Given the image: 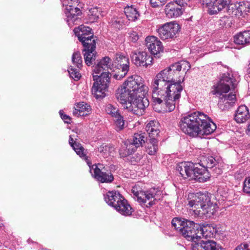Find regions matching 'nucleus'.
I'll return each instance as SVG.
<instances>
[{
  "mask_svg": "<svg viewBox=\"0 0 250 250\" xmlns=\"http://www.w3.org/2000/svg\"><path fill=\"white\" fill-rule=\"evenodd\" d=\"M97 11V9L96 8L91 9V13H94L95 11Z\"/></svg>",
  "mask_w": 250,
  "mask_h": 250,
  "instance_id": "052dcab7",
  "label": "nucleus"
},
{
  "mask_svg": "<svg viewBox=\"0 0 250 250\" xmlns=\"http://www.w3.org/2000/svg\"><path fill=\"white\" fill-rule=\"evenodd\" d=\"M230 101L227 99H224V98H219V101L218 103L219 107L222 110H225L226 109L229 108L232 106L234 103H230Z\"/></svg>",
  "mask_w": 250,
  "mask_h": 250,
  "instance_id": "ea45409f",
  "label": "nucleus"
},
{
  "mask_svg": "<svg viewBox=\"0 0 250 250\" xmlns=\"http://www.w3.org/2000/svg\"><path fill=\"white\" fill-rule=\"evenodd\" d=\"M95 16L96 18H98V17H99V14H98V13H96L95 14Z\"/></svg>",
  "mask_w": 250,
  "mask_h": 250,
  "instance_id": "e2e57ef3",
  "label": "nucleus"
},
{
  "mask_svg": "<svg viewBox=\"0 0 250 250\" xmlns=\"http://www.w3.org/2000/svg\"><path fill=\"white\" fill-rule=\"evenodd\" d=\"M113 149L112 147H110L107 145H102L98 148V151L102 154L104 157H107L110 155V150Z\"/></svg>",
  "mask_w": 250,
  "mask_h": 250,
  "instance_id": "37998d69",
  "label": "nucleus"
},
{
  "mask_svg": "<svg viewBox=\"0 0 250 250\" xmlns=\"http://www.w3.org/2000/svg\"><path fill=\"white\" fill-rule=\"evenodd\" d=\"M180 25L176 22L166 23L158 29L159 37L163 40L173 39L180 31Z\"/></svg>",
  "mask_w": 250,
  "mask_h": 250,
  "instance_id": "9b49d317",
  "label": "nucleus"
},
{
  "mask_svg": "<svg viewBox=\"0 0 250 250\" xmlns=\"http://www.w3.org/2000/svg\"><path fill=\"white\" fill-rule=\"evenodd\" d=\"M203 1L210 15L216 14L232 5L231 0H203Z\"/></svg>",
  "mask_w": 250,
  "mask_h": 250,
  "instance_id": "ddd939ff",
  "label": "nucleus"
},
{
  "mask_svg": "<svg viewBox=\"0 0 250 250\" xmlns=\"http://www.w3.org/2000/svg\"><path fill=\"white\" fill-rule=\"evenodd\" d=\"M130 57L132 62L137 67L146 68L152 63V58L145 51L132 52Z\"/></svg>",
  "mask_w": 250,
  "mask_h": 250,
  "instance_id": "4468645a",
  "label": "nucleus"
},
{
  "mask_svg": "<svg viewBox=\"0 0 250 250\" xmlns=\"http://www.w3.org/2000/svg\"><path fill=\"white\" fill-rule=\"evenodd\" d=\"M180 127L185 134L194 137L210 134L216 126L207 115L194 112L181 119Z\"/></svg>",
  "mask_w": 250,
  "mask_h": 250,
  "instance_id": "f03ea898",
  "label": "nucleus"
},
{
  "mask_svg": "<svg viewBox=\"0 0 250 250\" xmlns=\"http://www.w3.org/2000/svg\"><path fill=\"white\" fill-rule=\"evenodd\" d=\"M111 60L108 57L103 58L94 67L93 72L96 74L102 75L103 73H109L108 71L111 69Z\"/></svg>",
  "mask_w": 250,
  "mask_h": 250,
  "instance_id": "aec40b11",
  "label": "nucleus"
},
{
  "mask_svg": "<svg viewBox=\"0 0 250 250\" xmlns=\"http://www.w3.org/2000/svg\"><path fill=\"white\" fill-rule=\"evenodd\" d=\"M79 108H78V107L76 105L75 107V109L73 110V114L74 116H76V117H79V116H83L82 115H81V114H79V113L80 112L79 111V110H78Z\"/></svg>",
  "mask_w": 250,
  "mask_h": 250,
  "instance_id": "13d9d810",
  "label": "nucleus"
},
{
  "mask_svg": "<svg viewBox=\"0 0 250 250\" xmlns=\"http://www.w3.org/2000/svg\"><path fill=\"white\" fill-rule=\"evenodd\" d=\"M76 106L78 107L79 108L78 110H79L80 112L79 113H81V115H82L83 116L87 115L91 110L90 106L84 102L79 103Z\"/></svg>",
  "mask_w": 250,
  "mask_h": 250,
  "instance_id": "e433bc0d",
  "label": "nucleus"
},
{
  "mask_svg": "<svg viewBox=\"0 0 250 250\" xmlns=\"http://www.w3.org/2000/svg\"><path fill=\"white\" fill-rule=\"evenodd\" d=\"M148 91L147 90L146 93L138 91V94L135 96L134 99L130 103L127 104L128 106H126V109L138 116H141L144 114L146 108L148 106L149 103L146 95Z\"/></svg>",
  "mask_w": 250,
  "mask_h": 250,
  "instance_id": "6e6552de",
  "label": "nucleus"
},
{
  "mask_svg": "<svg viewBox=\"0 0 250 250\" xmlns=\"http://www.w3.org/2000/svg\"><path fill=\"white\" fill-rule=\"evenodd\" d=\"M234 42L241 45L250 43V30L240 32L235 35Z\"/></svg>",
  "mask_w": 250,
  "mask_h": 250,
  "instance_id": "a878e982",
  "label": "nucleus"
},
{
  "mask_svg": "<svg viewBox=\"0 0 250 250\" xmlns=\"http://www.w3.org/2000/svg\"><path fill=\"white\" fill-rule=\"evenodd\" d=\"M84 48L83 50H92L94 51L96 46L95 40L94 39L93 35L87 36L86 39L80 41Z\"/></svg>",
  "mask_w": 250,
  "mask_h": 250,
  "instance_id": "2f4dec72",
  "label": "nucleus"
},
{
  "mask_svg": "<svg viewBox=\"0 0 250 250\" xmlns=\"http://www.w3.org/2000/svg\"><path fill=\"white\" fill-rule=\"evenodd\" d=\"M146 90L147 86L144 83L143 79L139 76L133 75L129 77L118 89L116 97L118 102L122 104L123 108L126 109V106H128L127 104L131 102L138 91L144 93Z\"/></svg>",
  "mask_w": 250,
  "mask_h": 250,
  "instance_id": "7ed1b4c3",
  "label": "nucleus"
},
{
  "mask_svg": "<svg viewBox=\"0 0 250 250\" xmlns=\"http://www.w3.org/2000/svg\"><path fill=\"white\" fill-rule=\"evenodd\" d=\"M198 231V235L200 236L199 239H201L202 237L206 238L213 237L217 230L215 228L208 224H200V228Z\"/></svg>",
  "mask_w": 250,
  "mask_h": 250,
  "instance_id": "5701e85b",
  "label": "nucleus"
},
{
  "mask_svg": "<svg viewBox=\"0 0 250 250\" xmlns=\"http://www.w3.org/2000/svg\"><path fill=\"white\" fill-rule=\"evenodd\" d=\"M247 133L249 135H250V124L249 125L248 127V129L247 130Z\"/></svg>",
  "mask_w": 250,
  "mask_h": 250,
  "instance_id": "bf43d9fd",
  "label": "nucleus"
},
{
  "mask_svg": "<svg viewBox=\"0 0 250 250\" xmlns=\"http://www.w3.org/2000/svg\"><path fill=\"white\" fill-rule=\"evenodd\" d=\"M178 78L167 68L161 71L151 83L152 97L154 102L160 104L165 112L173 111L179 102L183 90L181 83L184 82Z\"/></svg>",
  "mask_w": 250,
  "mask_h": 250,
  "instance_id": "f257e3e1",
  "label": "nucleus"
},
{
  "mask_svg": "<svg viewBox=\"0 0 250 250\" xmlns=\"http://www.w3.org/2000/svg\"><path fill=\"white\" fill-rule=\"evenodd\" d=\"M72 62L78 68H80L82 66V59L80 52H74L72 57Z\"/></svg>",
  "mask_w": 250,
  "mask_h": 250,
  "instance_id": "4c0bfd02",
  "label": "nucleus"
},
{
  "mask_svg": "<svg viewBox=\"0 0 250 250\" xmlns=\"http://www.w3.org/2000/svg\"><path fill=\"white\" fill-rule=\"evenodd\" d=\"M79 2L78 3H76L75 2L74 3V5H71L70 6V5H68V7H66V8H65L66 9V10H70L71 9H77L78 10V8H80L79 7Z\"/></svg>",
  "mask_w": 250,
  "mask_h": 250,
  "instance_id": "4d7b16f0",
  "label": "nucleus"
},
{
  "mask_svg": "<svg viewBox=\"0 0 250 250\" xmlns=\"http://www.w3.org/2000/svg\"><path fill=\"white\" fill-rule=\"evenodd\" d=\"M124 12L129 21H135L140 17V14L132 5L125 8Z\"/></svg>",
  "mask_w": 250,
  "mask_h": 250,
  "instance_id": "c756f323",
  "label": "nucleus"
},
{
  "mask_svg": "<svg viewBox=\"0 0 250 250\" xmlns=\"http://www.w3.org/2000/svg\"><path fill=\"white\" fill-rule=\"evenodd\" d=\"M165 13L169 18H176L180 16L183 12V9L178 0L171 1L167 3L165 9Z\"/></svg>",
  "mask_w": 250,
  "mask_h": 250,
  "instance_id": "a211bd4d",
  "label": "nucleus"
},
{
  "mask_svg": "<svg viewBox=\"0 0 250 250\" xmlns=\"http://www.w3.org/2000/svg\"><path fill=\"white\" fill-rule=\"evenodd\" d=\"M68 71L70 77L72 78L74 80L78 81L80 79L81 75L78 69L73 68V67H71L69 68Z\"/></svg>",
  "mask_w": 250,
  "mask_h": 250,
  "instance_id": "c03bdc74",
  "label": "nucleus"
},
{
  "mask_svg": "<svg viewBox=\"0 0 250 250\" xmlns=\"http://www.w3.org/2000/svg\"><path fill=\"white\" fill-rule=\"evenodd\" d=\"M78 3L79 0H64L63 1V5H65L66 7H68V5H74V3Z\"/></svg>",
  "mask_w": 250,
  "mask_h": 250,
  "instance_id": "5fc2aeb1",
  "label": "nucleus"
},
{
  "mask_svg": "<svg viewBox=\"0 0 250 250\" xmlns=\"http://www.w3.org/2000/svg\"><path fill=\"white\" fill-rule=\"evenodd\" d=\"M205 166L206 168H213L217 164V161L214 159V157L212 156H209L205 159L202 163Z\"/></svg>",
  "mask_w": 250,
  "mask_h": 250,
  "instance_id": "58836bf2",
  "label": "nucleus"
},
{
  "mask_svg": "<svg viewBox=\"0 0 250 250\" xmlns=\"http://www.w3.org/2000/svg\"><path fill=\"white\" fill-rule=\"evenodd\" d=\"M129 39L130 41L136 42L139 39V35L136 32L132 31L129 33Z\"/></svg>",
  "mask_w": 250,
  "mask_h": 250,
  "instance_id": "603ef678",
  "label": "nucleus"
},
{
  "mask_svg": "<svg viewBox=\"0 0 250 250\" xmlns=\"http://www.w3.org/2000/svg\"><path fill=\"white\" fill-rule=\"evenodd\" d=\"M146 46L151 54L156 58L160 57L163 52V46L162 42L154 36L147 37L146 39Z\"/></svg>",
  "mask_w": 250,
  "mask_h": 250,
  "instance_id": "2eb2a0df",
  "label": "nucleus"
},
{
  "mask_svg": "<svg viewBox=\"0 0 250 250\" xmlns=\"http://www.w3.org/2000/svg\"><path fill=\"white\" fill-rule=\"evenodd\" d=\"M104 200L108 205L115 208L121 202L124 197L117 191H108L104 195Z\"/></svg>",
  "mask_w": 250,
  "mask_h": 250,
  "instance_id": "412c9836",
  "label": "nucleus"
},
{
  "mask_svg": "<svg viewBox=\"0 0 250 250\" xmlns=\"http://www.w3.org/2000/svg\"><path fill=\"white\" fill-rule=\"evenodd\" d=\"M229 18L227 16H224L219 20V24L221 26H224L227 25V24H229Z\"/></svg>",
  "mask_w": 250,
  "mask_h": 250,
  "instance_id": "3c124183",
  "label": "nucleus"
},
{
  "mask_svg": "<svg viewBox=\"0 0 250 250\" xmlns=\"http://www.w3.org/2000/svg\"><path fill=\"white\" fill-rule=\"evenodd\" d=\"M74 32L76 36L78 37L80 41L86 39L87 36L93 35V34L91 32V29L83 25H81L77 28H75L74 29Z\"/></svg>",
  "mask_w": 250,
  "mask_h": 250,
  "instance_id": "393cba45",
  "label": "nucleus"
},
{
  "mask_svg": "<svg viewBox=\"0 0 250 250\" xmlns=\"http://www.w3.org/2000/svg\"><path fill=\"white\" fill-rule=\"evenodd\" d=\"M188 205L195 215L198 217H211L217 210L218 205L211 201L208 193L198 192L190 193L188 196Z\"/></svg>",
  "mask_w": 250,
  "mask_h": 250,
  "instance_id": "20e7f679",
  "label": "nucleus"
},
{
  "mask_svg": "<svg viewBox=\"0 0 250 250\" xmlns=\"http://www.w3.org/2000/svg\"><path fill=\"white\" fill-rule=\"evenodd\" d=\"M90 172L92 175L101 183H110L114 180L113 175L110 172H105L103 165L98 164L93 165L91 167L89 165Z\"/></svg>",
  "mask_w": 250,
  "mask_h": 250,
  "instance_id": "f8f14e48",
  "label": "nucleus"
},
{
  "mask_svg": "<svg viewBox=\"0 0 250 250\" xmlns=\"http://www.w3.org/2000/svg\"><path fill=\"white\" fill-rule=\"evenodd\" d=\"M250 117L248 108L245 105L238 107L235 114V120L238 123L246 122Z\"/></svg>",
  "mask_w": 250,
  "mask_h": 250,
  "instance_id": "4be33fe9",
  "label": "nucleus"
},
{
  "mask_svg": "<svg viewBox=\"0 0 250 250\" xmlns=\"http://www.w3.org/2000/svg\"><path fill=\"white\" fill-rule=\"evenodd\" d=\"M114 208L122 215L125 216L131 215L133 211L132 208L124 198Z\"/></svg>",
  "mask_w": 250,
  "mask_h": 250,
  "instance_id": "bb28decb",
  "label": "nucleus"
},
{
  "mask_svg": "<svg viewBox=\"0 0 250 250\" xmlns=\"http://www.w3.org/2000/svg\"><path fill=\"white\" fill-rule=\"evenodd\" d=\"M247 73L250 75V67H249L247 69Z\"/></svg>",
  "mask_w": 250,
  "mask_h": 250,
  "instance_id": "680f3d73",
  "label": "nucleus"
},
{
  "mask_svg": "<svg viewBox=\"0 0 250 250\" xmlns=\"http://www.w3.org/2000/svg\"><path fill=\"white\" fill-rule=\"evenodd\" d=\"M83 52L85 63L88 66L93 64L96 59L95 50H83Z\"/></svg>",
  "mask_w": 250,
  "mask_h": 250,
  "instance_id": "72a5a7b5",
  "label": "nucleus"
},
{
  "mask_svg": "<svg viewBox=\"0 0 250 250\" xmlns=\"http://www.w3.org/2000/svg\"><path fill=\"white\" fill-rule=\"evenodd\" d=\"M146 137L144 133H135L134 134L132 142H131L137 147L142 146L145 143Z\"/></svg>",
  "mask_w": 250,
  "mask_h": 250,
  "instance_id": "f704fd0d",
  "label": "nucleus"
},
{
  "mask_svg": "<svg viewBox=\"0 0 250 250\" xmlns=\"http://www.w3.org/2000/svg\"><path fill=\"white\" fill-rule=\"evenodd\" d=\"M192 250H223L221 246L213 240H197L191 245Z\"/></svg>",
  "mask_w": 250,
  "mask_h": 250,
  "instance_id": "dca6fc26",
  "label": "nucleus"
},
{
  "mask_svg": "<svg viewBox=\"0 0 250 250\" xmlns=\"http://www.w3.org/2000/svg\"><path fill=\"white\" fill-rule=\"evenodd\" d=\"M238 6L235 5L237 10L240 14L243 13H247L250 12V3L248 1H242L237 3Z\"/></svg>",
  "mask_w": 250,
  "mask_h": 250,
  "instance_id": "c9c22d12",
  "label": "nucleus"
},
{
  "mask_svg": "<svg viewBox=\"0 0 250 250\" xmlns=\"http://www.w3.org/2000/svg\"><path fill=\"white\" fill-rule=\"evenodd\" d=\"M179 62L181 70L183 69V71H186L190 68V65L188 61H181Z\"/></svg>",
  "mask_w": 250,
  "mask_h": 250,
  "instance_id": "de8ad7c7",
  "label": "nucleus"
},
{
  "mask_svg": "<svg viewBox=\"0 0 250 250\" xmlns=\"http://www.w3.org/2000/svg\"><path fill=\"white\" fill-rule=\"evenodd\" d=\"M160 124L156 121H150L146 126V130L149 138H155L160 133Z\"/></svg>",
  "mask_w": 250,
  "mask_h": 250,
  "instance_id": "b1692460",
  "label": "nucleus"
},
{
  "mask_svg": "<svg viewBox=\"0 0 250 250\" xmlns=\"http://www.w3.org/2000/svg\"><path fill=\"white\" fill-rule=\"evenodd\" d=\"M69 144L78 155L84 159H87V157L84 153V148L79 143L75 142L71 135L69 136Z\"/></svg>",
  "mask_w": 250,
  "mask_h": 250,
  "instance_id": "7c9ffc66",
  "label": "nucleus"
},
{
  "mask_svg": "<svg viewBox=\"0 0 250 250\" xmlns=\"http://www.w3.org/2000/svg\"><path fill=\"white\" fill-rule=\"evenodd\" d=\"M192 175L193 177L191 179L196 180L199 182H205L210 178L209 172L203 163L202 164H194Z\"/></svg>",
  "mask_w": 250,
  "mask_h": 250,
  "instance_id": "f3484780",
  "label": "nucleus"
},
{
  "mask_svg": "<svg viewBox=\"0 0 250 250\" xmlns=\"http://www.w3.org/2000/svg\"><path fill=\"white\" fill-rule=\"evenodd\" d=\"M81 10L80 8L77 9H71L70 10H66L67 22L69 25H72L74 22L79 20L78 16L81 14Z\"/></svg>",
  "mask_w": 250,
  "mask_h": 250,
  "instance_id": "cd10ccee",
  "label": "nucleus"
},
{
  "mask_svg": "<svg viewBox=\"0 0 250 250\" xmlns=\"http://www.w3.org/2000/svg\"><path fill=\"white\" fill-rule=\"evenodd\" d=\"M137 148L131 142L125 143L120 149V155L123 157H127L134 152Z\"/></svg>",
  "mask_w": 250,
  "mask_h": 250,
  "instance_id": "c85d7f7f",
  "label": "nucleus"
},
{
  "mask_svg": "<svg viewBox=\"0 0 250 250\" xmlns=\"http://www.w3.org/2000/svg\"><path fill=\"white\" fill-rule=\"evenodd\" d=\"M60 114L62 119L66 123H69L70 121V118L69 116L63 114L62 110H60Z\"/></svg>",
  "mask_w": 250,
  "mask_h": 250,
  "instance_id": "864d4df0",
  "label": "nucleus"
},
{
  "mask_svg": "<svg viewBox=\"0 0 250 250\" xmlns=\"http://www.w3.org/2000/svg\"><path fill=\"white\" fill-rule=\"evenodd\" d=\"M234 250H250V245L247 243H242L236 247Z\"/></svg>",
  "mask_w": 250,
  "mask_h": 250,
  "instance_id": "8fccbe9b",
  "label": "nucleus"
},
{
  "mask_svg": "<svg viewBox=\"0 0 250 250\" xmlns=\"http://www.w3.org/2000/svg\"><path fill=\"white\" fill-rule=\"evenodd\" d=\"M117 71L113 75L116 80H121L125 77L129 69L130 62L128 57L122 53H117L114 59Z\"/></svg>",
  "mask_w": 250,
  "mask_h": 250,
  "instance_id": "9d476101",
  "label": "nucleus"
},
{
  "mask_svg": "<svg viewBox=\"0 0 250 250\" xmlns=\"http://www.w3.org/2000/svg\"><path fill=\"white\" fill-rule=\"evenodd\" d=\"M109 73H103L99 76L93 75L94 82L91 89L92 94L97 98H102L104 97L107 91L110 80Z\"/></svg>",
  "mask_w": 250,
  "mask_h": 250,
  "instance_id": "0eeeda50",
  "label": "nucleus"
},
{
  "mask_svg": "<svg viewBox=\"0 0 250 250\" xmlns=\"http://www.w3.org/2000/svg\"><path fill=\"white\" fill-rule=\"evenodd\" d=\"M234 79L230 77L229 73L224 74L214 90L212 91L213 94H217L222 96L220 98H224L229 101L230 103H234L236 101V96L235 94L230 93L228 95H224V93H227L230 89V86L234 87Z\"/></svg>",
  "mask_w": 250,
  "mask_h": 250,
  "instance_id": "423d86ee",
  "label": "nucleus"
},
{
  "mask_svg": "<svg viewBox=\"0 0 250 250\" xmlns=\"http://www.w3.org/2000/svg\"><path fill=\"white\" fill-rule=\"evenodd\" d=\"M158 150V141L155 138H150L147 143L146 152L151 155L156 154Z\"/></svg>",
  "mask_w": 250,
  "mask_h": 250,
  "instance_id": "473e14b6",
  "label": "nucleus"
},
{
  "mask_svg": "<svg viewBox=\"0 0 250 250\" xmlns=\"http://www.w3.org/2000/svg\"><path fill=\"white\" fill-rule=\"evenodd\" d=\"M194 167V164L189 162H184L177 165L176 170L184 179L189 178L191 179Z\"/></svg>",
  "mask_w": 250,
  "mask_h": 250,
  "instance_id": "6ab92c4d",
  "label": "nucleus"
},
{
  "mask_svg": "<svg viewBox=\"0 0 250 250\" xmlns=\"http://www.w3.org/2000/svg\"><path fill=\"white\" fill-rule=\"evenodd\" d=\"M167 0H150V3L152 7H158L164 5Z\"/></svg>",
  "mask_w": 250,
  "mask_h": 250,
  "instance_id": "49530a36",
  "label": "nucleus"
},
{
  "mask_svg": "<svg viewBox=\"0 0 250 250\" xmlns=\"http://www.w3.org/2000/svg\"><path fill=\"white\" fill-rule=\"evenodd\" d=\"M115 118H116L115 124L116 130L120 131L124 127L125 122L123 120V117L120 114H119L117 116L115 117Z\"/></svg>",
  "mask_w": 250,
  "mask_h": 250,
  "instance_id": "79ce46f5",
  "label": "nucleus"
},
{
  "mask_svg": "<svg viewBox=\"0 0 250 250\" xmlns=\"http://www.w3.org/2000/svg\"><path fill=\"white\" fill-rule=\"evenodd\" d=\"M244 192L250 194V177L246 179L243 187Z\"/></svg>",
  "mask_w": 250,
  "mask_h": 250,
  "instance_id": "09e8293b",
  "label": "nucleus"
},
{
  "mask_svg": "<svg viewBox=\"0 0 250 250\" xmlns=\"http://www.w3.org/2000/svg\"><path fill=\"white\" fill-rule=\"evenodd\" d=\"M171 225L175 229L188 241H196L200 237L199 229L200 224L184 218L175 217L171 221Z\"/></svg>",
  "mask_w": 250,
  "mask_h": 250,
  "instance_id": "39448f33",
  "label": "nucleus"
},
{
  "mask_svg": "<svg viewBox=\"0 0 250 250\" xmlns=\"http://www.w3.org/2000/svg\"><path fill=\"white\" fill-rule=\"evenodd\" d=\"M105 110L108 114L111 115L112 117H116L119 114L118 109L117 107L114 106L111 104H108L106 106Z\"/></svg>",
  "mask_w": 250,
  "mask_h": 250,
  "instance_id": "a19ab883",
  "label": "nucleus"
},
{
  "mask_svg": "<svg viewBox=\"0 0 250 250\" xmlns=\"http://www.w3.org/2000/svg\"><path fill=\"white\" fill-rule=\"evenodd\" d=\"M141 158V156L139 155V157H137V158H135V157L132 156L130 157V160L132 165H135L136 163L139 162Z\"/></svg>",
  "mask_w": 250,
  "mask_h": 250,
  "instance_id": "6e6d98bb",
  "label": "nucleus"
},
{
  "mask_svg": "<svg viewBox=\"0 0 250 250\" xmlns=\"http://www.w3.org/2000/svg\"><path fill=\"white\" fill-rule=\"evenodd\" d=\"M167 68L177 77L179 75V72L181 71L179 62L170 65Z\"/></svg>",
  "mask_w": 250,
  "mask_h": 250,
  "instance_id": "a18cd8bd",
  "label": "nucleus"
},
{
  "mask_svg": "<svg viewBox=\"0 0 250 250\" xmlns=\"http://www.w3.org/2000/svg\"><path fill=\"white\" fill-rule=\"evenodd\" d=\"M158 191V190L154 188L144 191L138 185L133 187L131 189V192L136 197L137 201L140 204H144L148 202V205H146L147 207H151L155 204V196Z\"/></svg>",
  "mask_w": 250,
  "mask_h": 250,
  "instance_id": "1a4fd4ad",
  "label": "nucleus"
}]
</instances>
